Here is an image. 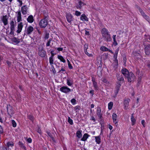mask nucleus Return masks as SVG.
Listing matches in <instances>:
<instances>
[{
	"label": "nucleus",
	"mask_w": 150,
	"mask_h": 150,
	"mask_svg": "<svg viewBox=\"0 0 150 150\" xmlns=\"http://www.w3.org/2000/svg\"><path fill=\"white\" fill-rule=\"evenodd\" d=\"M101 33L102 36L105 40L107 42L110 41L112 40L110 35L109 34V33L108 30L106 28H104L102 29Z\"/></svg>",
	"instance_id": "nucleus-1"
},
{
	"label": "nucleus",
	"mask_w": 150,
	"mask_h": 150,
	"mask_svg": "<svg viewBox=\"0 0 150 150\" xmlns=\"http://www.w3.org/2000/svg\"><path fill=\"white\" fill-rule=\"evenodd\" d=\"M48 15L45 16L44 18L41 19L40 21L39 25L41 28H45L47 25L48 24Z\"/></svg>",
	"instance_id": "nucleus-2"
},
{
	"label": "nucleus",
	"mask_w": 150,
	"mask_h": 150,
	"mask_svg": "<svg viewBox=\"0 0 150 150\" xmlns=\"http://www.w3.org/2000/svg\"><path fill=\"white\" fill-rule=\"evenodd\" d=\"M126 77L127 78L128 81L130 82L133 81L135 79L134 75L131 72H129Z\"/></svg>",
	"instance_id": "nucleus-3"
},
{
	"label": "nucleus",
	"mask_w": 150,
	"mask_h": 150,
	"mask_svg": "<svg viewBox=\"0 0 150 150\" xmlns=\"http://www.w3.org/2000/svg\"><path fill=\"white\" fill-rule=\"evenodd\" d=\"M60 90L62 92L65 93H69L71 91H71V89L67 86H63L61 87Z\"/></svg>",
	"instance_id": "nucleus-4"
},
{
	"label": "nucleus",
	"mask_w": 150,
	"mask_h": 150,
	"mask_svg": "<svg viewBox=\"0 0 150 150\" xmlns=\"http://www.w3.org/2000/svg\"><path fill=\"white\" fill-rule=\"evenodd\" d=\"M139 10L143 17L150 23V19L149 17L144 13L142 9H139Z\"/></svg>",
	"instance_id": "nucleus-5"
},
{
	"label": "nucleus",
	"mask_w": 150,
	"mask_h": 150,
	"mask_svg": "<svg viewBox=\"0 0 150 150\" xmlns=\"http://www.w3.org/2000/svg\"><path fill=\"white\" fill-rule=\"evenodd\" d=\"M101 110L100 107H98L96 110V114L97 115L100 121H102V114L101 113Z\"/></svg>",
	"instance_id": "nucleus-6"
},
{
	"label": "nucleus",
	"mask_w": 150,
	"mask_h": 150,
	"mask_svg": "<svg viewBox=\"0 0 150 150\" xmlns=\"http://www.w3.org/2000/svg\"><path fill=\"white\" fill-rule=\"evenodd\" d=\"M86 5L84 2L80 0L78 1V3L76 4V7L78 9H81L82 7Z\"/></svg>",
	"instance_id": "nucleus-7"
},
{
	"label": "nucleus",
	"mask_w": 150,
	"mask_h": 150,
	"mask_svg": "<svg viewBox=\"0 0 150 150\" xmlns=\"http://www.w3.org/2000/svg\"><path fill=\"white\" fill-rule=\"evenodd\" d=\"M130 99L128 98L125 99L124 101V109L125 110H127L129 106V104Z\"/></svg>",
	"instance_id": "nucleus-8"
},
{
	"label": "nucleus",
	"mask_w": 150,
	"mask_h": 150,
	"mask_svg": "<svg viewBox=\"0 0 150 150\" xmlns=\"http://www.w3.org/2000/svg\"><path fill=\"white\" fill-rule=\"evenodd\" d=\"M38 54L41 57H44L46 55V52L42 48L39 49Z\"/></svg>",
	"instance_id": "nucleus-9"
},
{
	"label": "nucleus",
	"mask_w": 150,
	"mask_h": 150,
	"mask_svg": "<svg viewBox=\"0 0 150 150\" xmlns=\"http://www.w3.org/2000/svg\"><path fill=\"white\" fill-rule=\"evenodd\" d=\"M144 51L146 54L147 55H149L150 53V45H144Z\"/></svg>",
	"instance_id": "nucleus-10"
},
{
	"label": "nucleus",
	"mask_w": 150,
	"mask_h": 150,
	"mask_svg": "<svg viewBox=\"0 0 150 150\" xmlns=\"http://www.w3.org/2000/svg\"><path fill=\"white\" fill-rule=\"evenodd\" d=\"M28 8L27 7V6L25 5L21 7V12L22 14L23 15L26 14L28 12Z\"/></svg>",
	"instance_id": "nucleus-11"
},
{
	"label": "nucleus",
	"mask_w": 150,
	"mask_h": 150,
	"mask_svg": "<svg viewBox=\"0 0 150 150\" xmlns=\"http://www.w3.org/2000/svg\"><path fill=\"white\" fill-rule=\"evenodd\" d=\"M7 111L8 114L13 113L12 107L10 105H7Z\"/></svg>",
	"instance_id": "nucleus-12"
},
{
	"label": "nucleus",
	"mask_w": 150,
	"mask_h": 150,
	"mask_svg": "<svg viewBox=\"0 0 150 150\" xmlns=\"http://www.w3.org/2000/svg\"><path fill=\"white\" fill-rule=\"evenodd\" d=\"M66 17L67 21L69 23H70L73 21V16L71 14L68 13L66 14Z\"/></svg>",
	"instance_id": "nucleus-13"
},
{
	"label": "nucleus",
	"mask_w": 150,
	"mask_h": 150,
	"mask_svg": "<svg viewBox=\"0 0 150 150\" xmlns=\"http://www.w3.org/2000/svg\"><path fill=\"white\" fill-rule=\"evenodd\" d=\"M11 40L15 44L17 45L20 42V39L15 37H14L11 39Z\"/></svg>",
	"instance_id": "nucleus-14"
},
{
	"label": "nucleus",
	"mask_w": 150,
	"mask_h": 150,
	"mask_svg": "<svg viewBox=\"0 0 150 150\" xmlns=\"http://www.w3.org/2000/svg\"><path fill=\"white\" fill-rule=\"evenodd\" d=\"M112 118L113 122L116 124L118 122V120L117 119V115L116 113H114L112 115Z\"/></svg>",
	"instance_id": "nucleus-15"
},
{
	"label": "nucleus",
	"mask_w": 150,
	"mask_h": 150,
	"mask_svg": "<svg viewBox=\"0 0 150 150\" xmlns=\"http://www.w3.org/2000/svg\"><path fill=\"white\" fill-rule=\"evenodd\" d=\"M33 30V27L30 26L27 29L26 33L27 34H30Z\"/></svg>",
	"instance_id": "nucleus-16"
},
{
	"label": "nucleus",
	"mask_w": 150,
	"mask_h": 150,
	"mask_svg": "<svg viewBox=\"0 0 150 150\" xmlns=\"http://www.w3.org/2000/svg\"><path fill=\"white\" fill-rule=\"evenodd\" d=\"M8 19L7 15L3 16L2 20L4 25H6L8 24Z\"/></svg>",
	"instance_id": "nucleus-17"
},
{
	"label": "nucleus",
	"mask_w": 150,
	"mask_h": 150,
	"mask_svg": "<svg viewBox=\"0 0 150 150\" xmlns=\"http://www.w3.org/2000/svg\"><path fill=\"white\" fill-rule=\"evenodd\" d=\"M23 26V25L22 22H21L18 24V29L17 30L18 33H20L21 32Z\"/></svg>",
	"instance_id": "nucleus-18"
},
{
	"label": "nucleus",
	"mask_w": 150,
	"mask_h": 150,
	"mask_svg": "<svg viewBox=\"0 0 150 150\" xmlns=\"http://www.w3.org/2000/svg\"><path fill=\"white\" fill-rule=\"evenodd\" d=\"M122 74L125 76L126 77L127 75L128 74L129 72L128 70L126 69H123L121 71Z\"/></svg>",
	"instance_id": "nucleus-19"
},
{
	"label": "nucleus",
	"mask_w": 150,
	"mask_h": 150,
	"mask_svg": "<svg viewBox=\"0 0 150 150\" xmlns=\"http://www.w3.org/2000/svg\"><path fill=\"white\" fill-rule=\"evenodd\" d=\"M34 18L32 15H30L28 16L27 18L28 22L29 23H32L34 21Z\"/></svg>",
	"instance_id": "nucleus-20"
},
{
	"label": "nucleus",
	"mask_w": 150,
	"mask_h": 150,
	"mask_svg": "<svg viewBox=\"0 0 150 150\" xmlns=\"http://www.w3.org/2000/svg\"><path fill=\"white\" fill-rule=\"evenodd\" d=\"M67 84L69 86H71L73 84V81L72 79L68 78L67 79Z\"/></svg>",
	"instance_id": "nucleus-21"
},
{
	"label": "nucleus",
	"mask_w": 150,
	"mask_h": 150,
	"mask_svg": "<svg viewBox=\"0 0 150 150\" xmlns=\"http://www.w3.org/2000/svg\"><path fill=\"white\" fill-rule=\"evenodd\" d=\"M10 24L11 25L10 28L11 30V31L10 33V34H11L14 30V23L13 21H12L10 22Z\"/></svg>",
	"instance_id": "nucleus-22"
},
{
	"label": "nucleus",
	"mask_w": 150,
	"mask_h": 150,
	"mask_svg": "<svg viewBox=\"0 0 150 150\" xmlns=\"http://www.w3.org/2000/svg\"><path fill=\"white\" fill-rule=\"evenodd\" d=\"M80 19L83 21H88V19L86 16L84 14H82L80 17Z\"/></svg>",
	"instance_id": "nucleus-23"
},
{
	"label": "nucleus",
	"mask_w": 150,
	"mask_h": 150,
	"mask_svg": "<svg viewBox=\"0 0 150 150\" xmlns=\"http://www.w3.org/2000/svg\"><path fill=\"white\" fill-rule=\"evenodd\" d=\"M117 85L116 86V90L115 91V93L116 95L118 93L119 91L120 90V88L121 86V84L119 82L117 83Z\"/></svg>",
	"instance_id": "nucleus-24"
},
{
	"label": "nucleus",
	"mask_w": 150,
	"mask_h": 150,
	"mask_svg": "<svg viewBox=\"0 0 150 150\" xmlns=\"http://www.w3.org/2000/svg\"><path fill=\"white\" fill-rule=\"evenodd\" d=\"M89 135L87 133L84 134L82 138L81 139V140L83 141H85L88 138Z\"/></svg>",
	"instance_id": "nucleus-25"
},
{
	"label": "nucleus",
	"mask_w": 150,
	"mask_h": 150,
	"mask_svg": "<svg viewBox=\"0 0 150 150\" xmlns=\"http://www.w3.org/2000/svg\"><path fill=\"white\" fill-rule=\"evenodd\" d=\"M134 113L132 114L131 117V120L132 122V125H133L135 123L136 120L134 118Z\"/></svg>",
	"instance_id": "nucleus-26"
},
{
	"label": "nucleus",
	"mask_w": 150,
	"mask_h": 150,
	"mask_svg": "<svg viewBox=\"0 0 150 150\" xmlns=\"http://www.w3.org/2000/svg\"><path fill=\"white\" fill-rule=\"evenodd\" d=\"M21 19V11L18 12L17 16V21L18 22H19Z\"/></svg>",
	"instance_id": "nucleus-27"
},
{
	"label": "nucleus",
	"mask_w": 150,
	"mask_h": 150,
	"mask_svg": "<svg viewBox=\"0 0 150 150\" xmlns=\"http://www.w3.org/2000/svg\"><path fill=\"white\" fill-rule=\"evenodd\" d=\"M96 139V142L97 144H99L101 142L100 138V136L95 137Z\"/></svg>",
	"instance_id": "nucleus-28"
},
{
	"label": "nucleus",
	"mask_w": 150,
	"mask_h": 150,
	"mask_svg": "<svg viewBox=\"0 0 150 150\" xmlns=\"http://www.w3.org/2000/svg\"><path fill=\"white\" fill-rule=\"evenodd\" d=\"M57 58L61 62H62L63 63H65L66 62L65 59L61 55H58Z\"/></svg>",
	"instance_id": "nucleus-29"
},
{
	"label": "nucleus",
	"mask_w": 150,
	"mask_h": 150,
	"mask_svg": "<svg viewBox=\"0 0 150 150\" xmlns=\"http://www.w3.org/2000/svg\"><path fill=\"white\" fill-rule=\"evenodd\" d=\"M119 50V48H118L115 51V53L114 54V58H117L118 52Z\"/></svg>",
	"instance_id": "nucleus-30"
},
{
	"label": "nucleus",
	"mask_w": 150,
	"mask_h": 150,
	"mask_svg": "<svg viewBox=\"0 0 150 150\" xmlns=\"http://www.w3.org/2000/svg\"><path fill=\"white\" fill-rule=\"evenodd\" d=\"M76 134L77 137L79 138H80L82 137V134L80 131H77Z\"/></svg>",
	"instance_id": "nucleus-31"
},
{
	"label": "nucleus",
	"mask_w": 150,
	"mask_h": 150,
	"mask_svg": "<svg viewBox=\"0 0 150 150\" xmlns=\"http://www.w3.org/2000/svg\"><path fill=\"white\" fill-rule=\"evenodd\" d=\"M114 62L115 63V64H114V67H115V68H117L118 67V60L117 59V58H114Z\"/></svg>",
	"instance_id": "nucleus-32"
},
{
	"label": "nucleus",
	"mask_w": 150,
	"mask_h": 150,
	"mask_svg": "<svg viewBox=\"0 0 150 150\" xmlns=\"http://www.w3.org/2000/svg\"><path fill=\"white\" fill-rule=\"evenodd\" d=\"M46 132L47 134V135H48V136L50 137L52 139L53 141H54V139L53 137V135L51 134V133L50 132L48 131L47 132Z\"/></svg>",
	"instance_id": "nucleus-33"
},
{
	"label": "nucleus",
	"mask_w": 150,
	"mask_h": 150,
	"mask_svg": "<svg viewBox=\"0 0 150 150\" xmlns=\"http://www.w3.org/2000/svg\"><path fill=\"white\" fill-rule=\"evenodd\" d=\"M100 50L104 51H107L108 50V49L105 46H103L101 47Z\"/></svg>",
	"instance_id": "nucleus-34"
},
{
	"label": "nucleus",
	"mask_w": 150,
	"mask_h": 150,
	"mask_svg": "<svg viewBox=\"0 0 150 150\" xmlns=\"http://www.w3.org/2000/svg\"><path fill=\"white\" fill-rule=\"evenodd\" d=\"M93 87L96 90H97L98 89V88L97 85V83L96 82H94L93 83Z\"/></svg>",
	"instance_id": "nucleus-35"
},
{
	"label": "nucleus",
	"mask_w": 150,
	"mask_h": 150,
	"mask_svg": "<svg viewBox=\"0 0 150 150\" xmlns=\"http://www.w3.org/2000/svg\"><path fill=\"white\" fill-rule=\"evenodd\" d=\"M113 103L112 102H110L108 104V108L109 110H111L112 108Z\"/></svg>",
	"instance_id": "nucleus-36"
},
{
	"label": "nucleus",
	"mask_w": 150,
	"mask_h": 150,
	"mask_svg": "<svg viewBox=\"0 0 150 150\" xmlns=\"http://www.w3.org/2000/svg\"><path fill=\"white\" fill-rule=\"evenodd\" d=\"M18 145L20 146L21 147L25 149V146L23 145V144L21 142L19 141L18 142Z\"/></svg>",
	"instance_id": "nucleus-37"
},
{
	"label": "nucleus",
	"mask_w": 150,
	"mask_h": 150,
	"mask_svg": "<svg viewBox=\"0 0 150 150\" xmlns=\"http://www.w3.org/2000/svg\"><path fill=\"white\" fill-rule=\"evenodd\" d=\"M7 146L9 147L10 146L12 147L14 145L13 143L12 142H8L7 143Z\"/></svg>",
	"instance_id": "nucleus-38"
},
{
	"label": "nucleus",
	"mask_w": 150,
	"mask_h": 150,
	"mask_svg": "<svg viewBox=\"0 0 150 150\" xmlns=\"http://www.w3.org/2000/svg\"><path fill=\"white\" fill-rule=\"evenodd\" d=\"M68 122L71 125H72L73 124V120L69 117H68Z\"/></svg>",
	"instance_id": "nucleus-39"
},
{
	"label": "nucleus",
	"mask_w": 150,
	"mask_h": 150,
	"mask_svg": "<svg viewBox=\"0 0 150 150\" xmlns=\"http://www.w3.org/2000/svg\"><path fill=\"white\" fill-rule=\"evenodd\" d=\"M52 40L51 38H50L49 39V40H48V41H47V42L46 44V46L47 47L51 45L50 44V42Z\"/></svg>",
	"instance_id": "nucleus-40"
},
{
	"label": "nucleus",
	"mask_w": 150,
	"mask_h": 150,
	"mask_svg": "<svg viewBox=\"0 0 150 150\" xmlns=\"http://www.w3.org/2000/svg\"><path fill=\"white\" fill-rule=\"evenodd\" d=\"M11 123L13 126V127H15L16 126V123L15 121L13 120H12L11 121Z\"/></svg>",
	"instance_id": "nucleus-41"
},
{
	"label": "nucleus",
	"mask_w": 150,
	"mask_h": 150,
	"mask_svg": "<svg viewBox=\"0 0 150 150\" xmlns=\"http://www.w3.org/2000/svg\"><path fill=\"white\" fill-rule=\"evenodd\" d=\"M53 57H50L49 58V62L50 63L51 65H52L53 64Z\"/></svg>",
	"instance_id": "nucleus-42"
},
{
	"label": "nucleus",
	"mask_w": 150,
	"mask_h": 150,
	"mask_svg": "<svg viewBox=\"0 0 150 150\" xmlns=\"http://www.w3.org/2000/svg\"><path fill=\"white\" fill-rule=\"evenodd\" d=\"M88 48V46L87 44H85L84 45V52L85 51H87V49Z\"/></svg>",
	"instance_id": "nucleus-43"
},
{
	"label": "nucleus",
	"mask_w": 150,
	"mask_h": 150,
	"mask_svg": "<svg viewBox=\"0 0 150 150\" xmlns=\"http://www.w3.org/2000/svg\"><path fill=\"white\" fill-rule=\"evenodd\" d=\"M28 117L29 119L32 121H33V117L32 115H28Z\"/></svg>",
	"instance_id": "nucleus-44"
},
{
	"label": "nucleus",
	"mask_w": 150,
	"mask_h": 150,
	"mask_svg": "<svg viewBox=\"0 0 150 150\" xmlns=\"http://www.w3.org/2000/svg\"><path fill=\"white\" fill-rule=\"evenodd\" d=\"M71 102L73 105H74L76 104V100L75 99L73 98L71 100Z\"/></svg>",
	"instance_id": "nucleus-45"
},
{
	"label": "nucleus",
	"mask_w": 150,
	"mask_h": 150,
	"mask_svg": "<svg viewBox=\"0 0 150 150\" xmlns=\"http://www.w3.org/2000/svg\"><path fill=\"white\" fill-rule=\"evenodd\" d=\"M102 81L103 82L106 83H109V82L107 80L104 78L103 79Z\"/></svg>",
	"instance_id": "nucleus-46"
},
{
	"label": "nucleus",
	"mask_w": 150,
	"mask_h": 150,
	"mask_svg": "<svg viewBox=\"0 0 150 150\" xmlns=\"http://www.w3.org/2000/svg\"><path fill=\"white\" fill-rule=\"evenodd\" d=\"M85 54H86L89 57H92L93 56V55L89 53L87 51H85L84 52Z\"/></svg>",
	"instance_id": "nucleus-47"
},
{
	"label": "nucleus",
	"mask_w": 150,
	"mask_h": 150,
	"mask_svg": "<svg viewBox=\"0 0 150 150\" xmlns=\"http://www.w3.org/2000/svg\"><path fill=\"white\" fill-rule=\"evenodd\" d=\"M136 74L137 75H139L140 73V71L139 69L137 68H136Z\"/></svg>",
	"instance_id": "nucleus-48"
},
{
	"label": "nucleus",
	"mask_w": 150,
	"mask_h": 150,
	"mask_svg": "<svg viewBox=\"0 0 150 150\" xmlns=\"http://www.w3.org/2000/svg\"><path fill=\"white\" fill-rule=\"evenodd\" d=\"M81 13L79 11H75V14L76 16H79L81 15Z\"/></svg>",
	"instance_id": "nucleus-49"
},
{
	"label": "nucleus",
	"mask_w": 150,
	"mask_h": 150,
	"mask_svg": "<svg viewBox=\"0 0 150 150\" xmlns=\"http://www.w3.org/2000/svg\"><path fill=\"white\" fill-rule=\"evenodd\" d=\"M17 1L20 4L19 5V6H21L23 4L22 1L20 0H17Z\"/></svg>",
	"instance_id": "nucleus-50"
},
{
	"label": "nucleus",
	"mask_w": 150,
	"mask_h": 150,
	"mask_svg": "<svg viewBox=\"0 0 150 150\" xmlns=\"http://www.w3.org/2000/svg\"><path fill=\"white\" fill-rule=\"evenodd\" d=\"M68 67L70 69H73V67L71 65V64L70 63H69L68 64Z\"/></svg>",
	"instance_id": "nucleus-51"
},
{
	"label": "nucleus",
	"mask_w": 150,
	"mask_h": 150,
	"mask_svg": "<svg viewBox=\"0 0 150 150\" xmlns=\"http://www.w3.org/2000/svg\"><path fill=\"white\" fill-rule=\"evenodd\" d=\"M124 80V78L123 77L122 75H121V77L119 79V81H123Z\"/></svg>",
	"instance_id": "nucleus-52"
},
{
	"label": "nucleus",
	"mask_w": 150,
	"mask_h": 150,
	"mask_svg": "<svg viewBox=\"0 0 150 150\" xmlns=\"http://www.w3.org/2000/svg\"><path fill=\"white\" fill-rule=\"evenodd\" d=\"M53 51H52L50 52V53L51 54V56L50 57H53L54 55V54L53 53Z\"/></svg>",
	"instance_id": "nucleus-53"
},
{
	"label": "nucleus",
	"mask_w": 150,
	"mask_h": 150,
	"mask_svg": "<svg viewBox=\"0 0 150 150\" xmlns=\"http://www.w3.org/2000/svg\"><path fill=\"white\" fill-rule=\"evenodd\" d=\"M80 106L79 105L75 107V110H77V109H78L79 110H80Z\"/></svg>",
	"instance_id": "nucleus-54"
},
{
	"label": "nucleus",
	"mask_w": 150,
	"mask_h": 150,
	"mask_svg": "<svg viewBox=\"0 0 150 150\" xmlns=\"http://www.w3.org/2000/svg\"><path fill=\"white\" fill-rule=\"evenodd\" d=\"M120 77H121V75H120L119 74H117V79L119 81V79H120Z\"/></svg>",
	"instance_id": "nucleus-55"
},
{
	"label": "nucleus",
	"mask_w": 150,
	"mask_h": 150,
	"mask_svg": "<svg viewBox=\"0 0 150 150\" xmlns=\"http://www.w3.org/2000/svg\"><path fill=\"white\" fill-rule=\"evenodd\" d=\"M57 50L59 51H62L63 50V48L61 47H58L57 48Z\"/></svg>",
	"instance_id": "nucleus-56"
},
{
	"label": "nucleus",
	"mask_w": 150,
	"mask_h": 150,
	"mask_svg": "<svg viewBox=\"0 0 150 150\" xmlns=\"http://www.w3.org/2000/svg\"><path fill=\"white\" fill-rule=\"evenodd\" d=\"M91 120L93 121L94 122H95L96 121V119L93 116L91 117Z\"/></svg>",
	"instance_id": "nucleus-57"
},
{
	"label": "nucleus",
	"mask_w": 150,
	"mask_h": 150,
	"mask_svg": "<svg viewBox=\"0 0 150 150\" xmlns=\"http://www.w3.org/2000/svg\"><path fill=\"white\" fill-rule=\"evenodd\" d=\"M116 37V35H113V36L112 38H113V41H116V39H115Z\"/></svg>",
	"instance_id": "nucleus-58"
},
{
	"label": "nucleus",
	"mask_w": 150,
	"mask_h": 150,
	"mask_svg": "<svg viewBox=\"0 0 150 150\" xmlns=\"http://www.w3.org/2000/svg\"><path fill=\"white\" fill-rule=\"evenodd\" d=\"M28 141L29 143H31L32 142V139L30 138H29L28 139Z\"/></svg>",
	"instance_id": "nucleus-59"
},
{
	"label": "nucleus",
	"mask_w": 150,
	"mask_h": 150,
	"mask_svg": "<svg viewBox=\"0 0 150 150\" xmlns=\"http://www.w3.org/2000/svg\"><path fill=\"white\" fill-rule=\"evenodd\" d=\"M92 81L93 83H94V82H96L95 81V79L93 77H92Z\"/></svg>",
	"instance_id": "nucleus-60"
},
{
	"label": "nucleus",
	"mask_w": 150,
	"mask_h": 150,
	"mask_svg": "<svg viewBox=\"0 0 150 150\" xmlns=\"http://www.w3.org/2000/svg\"><path fill=\"white\" fill-rule=\"evenodd\" d=\"M142 125L144 127H145V126H144L145 121L144 120H142Z\"/></svg>",
	"instance_id": "nucleus-61"
},
{
	"label": "nucleus",
	"mask_w": 150,
	"mask_h": 150,
	"mask_svg": "<svg viewBox=\"0 0 150 150\" xmlns=\"http://www.w3.org/2000/svg\"><path fill=\"white\" fill-rule=\"evenodd\" d=\"M49 38V34H46L45 36V39H47Z\"/></svg>",
	"instance_id": "nucleus-62"
},
{
	"label": "nucleus",
	"mask_w": 150,
	"mask_h": 150,
	"mask_svg": "<svg viewBox=\"0 0 150 150\" xmlns=\"http://www.w3.org/2000/svg\"><path fill=\"white\" fill-rule=\"evenodd\" d=\"M6 63L8 64V65L9 66H10L11 64V63L8 61H6Z\"/></svg>",
	"instance_id": "nucleus-63"
},
{
	"label": "nucleus",
	"mask_w": 150,
	"mask_h": 150,
	"mask_svg": "<svg viewBox=\"0 0 150 150\" xmlns=\"http://www.w3.org/2000/svg\"><path fill=\"white\" fill-rule=\"evenodd\" d=\"M113 44L115 45V46H116L117 45V42L116 41H113Z\"/></svg>",
	"instance_id": "nucleus-64"
}]
</instances>
